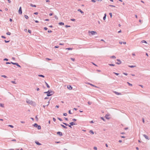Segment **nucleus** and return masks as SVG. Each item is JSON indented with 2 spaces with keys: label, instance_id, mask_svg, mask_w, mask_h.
Returning a JSON list of instances; mask_svg holds the SVG:
<instances>
[{
  "label": "nucleus",
  "instance_id": "f257e3e1",
  "mask_svg": "<svg viewBox=\"0 0 150 150\" xmlns=\"http://www.w3.org/2000/svg\"><path fill=\"white\" fill-rule=\"evenodd\" d=\"M26 102L30 105H31L33 106H35L36 105V103L35 102L31 100L27 99L26 100Z\"/></svg>",
  "mask_w": 150,
  "mask_h": 150
},
{
  "label": "nucleus",
  "instance_id": "f03ea898",
  "mask_svg": "<svg viewBox=\"0 0 150 150\" xmlns=\"http://www.w3.org/2000/svg\"><path fill=\"white\" fill-rule=\"evenodd\" d=\"M54 93V92L53 91H50V90H48L47 91L45 92H44V93L47 94V96H52Z\"/></svg>",
  "mask_w": 150,
  "mask_h": 150
},
{
  "label": "nucleus",
  "instance_id": "7ed1b4c3",
  "mask_svg": "<svg viewBox=\"0 0 150 150\" xmlns=\"http://www.w3.org/2000/svg\"><path fill=\"white\" fill-rule=\"evenodd\" d=\"M18 13L20 14H22V12L21 7H20L19 8L18 10Z\"/></svg>",
  "mask_w": 150,
  "mask_h": 150
},
{
  "label": "nucleus",
  "instance_id": "20e7f679",
  "mask_svg": "<svg viewBox=\"0 0 150 150\" xmlns=\"http://www.w3.org/2000/svg\"><path fill=\"white\" fill-rule=\"evenodd\" d=\"M117 61H118V62H116V64L119 65L121 63V62L120 60L119 59H117Z\"/></svg>",
  "mask_w": 150,
  "mask_h": 150
},
{
  "label": "nucleus",
  "instance_id": "39448f33",
  "mask_svg": "<svg viewBox=\"0 0 150 150\" xmlns=\"http://www.w3.org/2000/svg\"><path fill=\"white\" fill-rule=\"evenodd\" d=\"M63 123L64 125L65 126H68L69 127H70L71 128H72V127H71V126H72V125H69L68 124H67V123H64V122H63Z\"/></svg>",
  "mask_w": 150,
  "mask_h": 150
},
{
  "label": "nucleus",
  "instance_id": "423d86ee",
  "mask_svg": "<svg viewBox=\"0 0 150 150\" xmlns=\"http://www.w3.org/2000/svg\"><path fill=\"white\" fill-rule=\"evenodd\" d=\"M92 35H94L95 34H97V33L96 31H91L90 32Z\"/></svg>",
  "mask_w": 150,
  "mask_h": 150
},
{
  "label": "nucleus",
  "instance_id": "0eeeda50",
  "mask_svg": "<svg viewBox=\"0 0 150 150\" xmlns=\"http://www.w3.org/2000/svg\"><path fill=\"white\" fill-rule=\"evenodd\" d=\"M57 134L59 135L60 136H62V132H57Z\"/></svg>",
  "mask_w": 150,
  "mask_h": 150
},
{
  "label": "nucleus",
  "instance_id": "6e6552de",
  "mask_svg": "<svg viewBox=\"0 0 150 150\" xmlns=\"http://www.w3.org/2000/svg\"><path fill=\"white\" fill-rule=\"evenodd\" d=\"M69 124L70 125H72V126H73V125H77V124L76 123L74 122H70Z\"/></svg>",
  "mask_w": 150,
  "mask_h": 150
},
{
  "label": "nucleus",
  "instance_id": "1a4fd4ad",
  "mask_svg": "<svg viewBox=\"0 0 150 150\" xmlns=\"http://www.w3.org/2000/svg\"><path fill=\"white\" fill-rule=\"evenodd\" d=\"M68 89L71 90L72 89V87L70 85H68L67 86Z\"/></svg>",
  "mask_w": 150,
  "mask_h": 150
},
{
  "label": "nucleus",
  "instance_id": "9d476101",
  "mask_svg": "<svg viewBox=\"0 0 150 150\" xmlns=\"http://www.w3.org/2000/svg\"><path fill=\"white\" fill-rule=\"evenodd\" d=\"M143 136L144 137L147 139L149 140V138L145 134H143Z\"/></svg>",
  "mask_w": 150,
  "mask_h": 150
},
{
  "label": "nucleus",
  "instance_id": "9b49d317",
  "mask_svg": "<svg viewBox=\"0 0 150 150\" xmlns=\"http://www.w3.org/2000/svg\"><path fill=\"white\" fill-rule=\"evenodd\" d=\"M35 143L38 145H41V144L40 143L38 142L35 141Z\"/></svg>",
  "mask_w": 150,
  "mask_h": 150
},
{
  "label": "nucleus",
  "instance_id": "f8f14e48",
  "mask_svg": "<svg viewBox=\"0 0 150 150\" xmlns=\"http://www.w3.org/2000/svg\"><path fill=\"white\" fill-rule=\"evenodd\" d=\"M77 11H79L80 12V13H82H82H84V12H83V11H81V9H78Z\"/></svg>",
  "mask_w": 150,
  "mask_h": 150
},
{
  "label": "nucleus",
  "instance_id": "ddd939ff",
  "mask_svg": "<svg viewBox=\"0 0 150 150\" xmlns=\"http://www.w3.org/2000/svg\"><path fill=\"white\" fill-rule=\"evenodd\" d=\"M114 93L116 95H121V93H118V92H117L116 91H114Z\"/></svg>",
  "mask_w": 150,
  "mask_h": 150
},
{
  "label": "nucleus",
  "instance_id": "4468645a",
  "mask_svg": "<svg viewBox=\"0 0 150 150\" xmlns=\"http://www.w3.org/2000/svg\"><path fill=\"white\" fill-rule=\"evenodd\" d=\"M63 128L66 129L67 128V127L65 126H64V125L62 124L60 125Z\"/></svg>",
  "mask_w": 150,
  "mask_h": 150
},
{
  "label": "nucleus",
  "instance_id": "2eb2a0df",
  "mask_svg": "<svg viewBox=\"0 0 150 150\" xmlns=\"http://www.w3.org/2000/svg\"><path fill=\"white\" fill-rule=\"evenodd\" d=\"M45 83L47 86V88H50V86L48 85V83L46 82V81H45Z\"/></svg>",
  "mask_w": 150,
  "mask_h": 150
},
{
  "label": "nucleus",
  "instance_id": "dca6fc26",
  "mask_svg": "<svg viewBox=\"0 0 150 150\" xmlns=\"http://www.w3.org/2000/svg\"><path fill=\"white\" fill-rule=\"evenodd\" d=\"M119 43L120 44H122V43L125 44H126V42H119Z\"/></svg>",
  "mask_w": 150,
  "mask_h": 150
},
{
  "label": "nucleus",
  "instance_id": "f3484780",
  "mask_svg": "<svg viewBox=\"0 0 150 150\" xmlns=\"http://www.w3.org/2000/svg\"><path fill=\"white\" fill-rule=\"evenodd\" d=\"M38 125L36 123H35L33 125V126L35 127H37Z\"/></svg>",
  "mask_w": 150,
  "mask_h": 150
},
{
  "label": "nucleus",
  "instance_id": "a211bd4d",
  "mask_svg": "<svg viewBox=\"0 0 150 150\" xmlns=\"http://www.w3.org/2000/svg\"><path fill=\"white\" fill-rule=\"evenodd\" d=\"M59 25H64V23L62 22H60L59 23Z\"/></svg>",
  "mask_w": 150,
  "mask_h": 150
},
{
  "label": "nucleus",
  "instance_id": "6ab92c4d",
  "mask_svg": "<svg viewBox=\"0 0 150 150\" xmlns=\"http://www.w3.org/2000/svg\"><path fill=\"white\" fill-rule=\"evenodd\" d=\"M30 6H32V7H35L36 6V5H33L32 4H30Z\"/></svg>",
  "mask_w": 150,
  "mask_h": 150
},
{
  "label": "nucleus",
  "instance_id": "aec40b11",
  "mask_svg": "<svg viewBox=\"0 0 150 150\" xmlns=\"http://www.w3.org/2000/svg\"><path fill=\"white\" fill-rule=\"evenodd\" d=\"M16 65L18 67H20V68H21V66L18 63H16V64L15 65Z\"/></svg>",
  "mask_w": 150,
  "mask_h": 150
},
{
  "label": "nucleus",
  "instance_id": "412c9836",
  "mask_svg": "<svg viewBox=\"0 0 150 150\" xmlns=\"http://www.w3.org/2000/svg\"><path fill=\"white\" fill-rule=\"evenodd\" d=\"M106 13H105L104 14V16L103 17V20H105V19H106Z\"/></svg>",
  "mask_w": 150,
  "mask_h": 150
},
{
  "label": "nucleus",
  "instance_id": "4be33fe9",
  "mask_svg": "<svg viewBox=\"0 0 150 150\" xmlns=\"http://www.w3.org/2000/svg\"><path fill=\"white\" fill-rule=\"evenodd\" d=\"M89 132H90L91 134H94V132H93V130H90V131H89Z\"/></svg>",
  "mask_w": 150,
  "mask_h": 150
},
{
  "label": "nucleus",
  "instance_id": "5701e85b",
  "mask_svg": "<svg viewBox=\"0 0 150 150\" xmlns=\"http://www.w3.org/2000/svg\"><path fill=\"white\" fill-rule=\"evenodd\" d=\"M72 49V48H66V50H71Z\"/></svg>",
  "mask_w": 150,
  "mask_h": 150
},
{
  "label": "nucleus",
  "instance_id": "b1692460",
  "mask_svg": "<svg viewBox=\"0 0 150 150\" xmlns=\"http://www.w3.org/2000/svg\"><path fill=\"white\" fill-rule=\"evenodd\" d=\"M38 129L39 130H40L41 129V127L40 125H38L37 127Z\"/></svg>",
  "mask_w": 150,
  "mask_h": 150
},
{
  "label": "nucleus",
  "instance_id": "393cba45",
  "mask_svg": "<svg viewBox=\"0 0 150 150\" xmlns=\"http://www.w3.org/2000/svg\"><path fill=\"white\" fill-rule=\"evenodd\" d=\"M0 106L1 107H4V104H2V103H0Z\"/></svg>",
  "mask_w": 150,
  "mask_h": 150
},
{
  "label": "nucleus",
  "instance_id": "a878e982",
  "mask_svg": "<svg viewBox=\"0 0 150 150\" xmlns=\"http://www.w3.org/2000/svg\"><path fill=\"white\" fill-rule=\"evenodd\" d=\"M141 42L142 43H147V42H146V41H145V40H142V41Z\"/></svg>",
  "mask_w": 150,
  "mask_h": 150
},
{
  "label": "nucleus",
  "instance_id": "bb28decb",
  "mask_svg": "<svg viewBox=\"0 0 150 150\" xmlns=\"http://www.w3.org/2000/svg\"><path fill=\"white\" fill-rule=\"evenodd\" d=\"M108 116V115H106L105 116V117H106V119H109L110 118L107 117Z\"/></svg>",
  "mask_w": 150,
  "mask_h": 150
},
{
  "label": "nucleus",
  "instance_id": "cd10ccee",
  "mask_svg": "<svg viewBox=\"0 0 150 150\" xmlns=\"http://www.w3.org/2000/svg\"><path fill=\"white\" fill-rule=\"evenodd\" d=\"M24 17L26 19H28V17L26 15H24Z\"/></svg>",
  "mask_w": 150,
  "mask_h": 150
},
{
  "label": "nucleus",
  "instance_id": "c85d7f7f",
  "mask_svg": "<svg viewBox=\"0 0 150 150\" xmlns=\"http://www.w3.org/2000/svg\"><path fill=\"white\" fill-rule=\"evenodd\" d=\"M109 65L111 66H115V64H109Z\"/></svg>",
  "mask_w": 150,
  "mask_h": 150
},
{
  "label": "nucleus",
  "instance_id": "c756f323",
  "mask_svg": "<svg viewBox=\"0 0 150 150\" xmlns=\"http://www.w3.org/2000/svg\"><path fill=\"white\" fill-rule=\"evenodd\" d=\"M38 76L40 77H43V78H44L45 77V76H44L42 75H38Z\"/></svg>",
  "mask_w": 150,
  "mask_h": 150
},
{
  "label": "nucleus",
  "instance_id": "7c9ffc66",
  "mask_svg": "<svg viewBox=\"0 0 150 150\" xmlns=\"http://www.w3.org/2000/svg\"><path fill=\"white\" fill-rule=\"evenodd\" d=\"M70 59L73 61L74 62L75 61V59L73 58H71Z\"/></svg>",
  "mask_w": 150,
  "mask_h": 150
},
{
  "label": "nucleus",
  "instance_id": "2f4dec72",
  "mask_svg": "<svg viewBox=\"0 0 150 150\" xmlns=\"http://www.w3.org/2000/svg\"><path fill=\"white\" fill-rule=\"evenodd\" d=\"M127 83L128 84L129 86H132V84L129 83V82H127Z\"/></svg>",
  "mask_w": 150,
  "mask_h": 150
},
{
  "label": "nucleus",
  "instance_id": "473e14b6",
  "mask_svg": "<svg viewBox=\"0 0 150 150\" xmlns=\"http://www.w3.org/2000/svg\"><path fill=\"white\" fill-rule=\"evenodd\" d=\"M6 34L8 35H10L11 34V33L10 32H8L6 33Z\"/></svg>",
  "mask_w": 150,
  "mask_h": 150
},
{
  "label": "nucleus",
  "instance_id": "72a5a7b5",
  "mask_svg": "<svg viewBox=\"0 0 150 150\" xmlns=\"http://www.w3.org/2000/svg\"><path fill=\"white\" fill-rule=\"evenodd\" d=\"M113 73L114 74H115L117 76H118L119 75V73H116L114 72Z\"/></svg>",
  "mask_w": 150,
  "mask_h": 150
},
{
  "label": "nucleus",
  "instance_id": "f704fd0d",
  "mask_svg": "<svg viewBox=\"0 0 150 150\" xmlns=\"http://www.w3.org/2000/svg\"><path fill=\"white\" fill-rule=\"evenodd\" d=\"M57 118V119H58V120H60V121H62V119H61V118H59V117H58Z\"/></svg>",
  "mask_w": 150,
  "mask_h": 150
},
{
  "label": "nucleus",
  "instance_id": "c9c22d12",
  "mask_svg": "<svg viewBox=\"0 0 150 150\" xmlns=\"http://www.w3.org/2000/svg\"><path fill=\"white\" fill-rule=\"evenodd\" d=\"M8 126L11 128H13L14 127L13 126L11 125H8Z\"/></svg>",
  "mask_w": 150,
  "mask_h": 150
},
{
  "label": "nucleus",
  "instance_id": "e433bc0d",
  "mask_svg": "<svg viewBox=\"0 0 150 150\" xmlns=\"http://www.w3.org/2000/svg\"><path fill=\"white\" fill-rule=\"evenodd\" d=\"M135 66H134L133 65H131V66H129V67L130 68H133Z\"/></svg>",
  "mask_w": 150,
  "mask_h": 150
},
{
  "label": "nucleus",
  "instance_id": "4c0bfd02",
  "mask_svg": "<svg viewBox=\"0 0 150 150\" xmlns=\"http://www.w3.org/2000/svg\"><path fill=\"white\" fill-rule=\"evenodd\" d=\"M1 76L3 77L4 78H7V76H6L5 75H2V76Z\"/></svg>",
  "mask_w": 150,
  "mask_h": 150
},
{
  "label": "nucleus",
  "instance_id": "58836bf2",
  "mask_svg": "<svg viewBox=\"0 0 150 150\" xmlns=\"http://www.w3.org/2000/svg\"><path fill=\"white\" fill-rule=\"evenodd\" d=\"M70 20L71 21H76V20L75 19H70Z\"/></svg>",
  "mask_w": 150,
  "mask_h": 150
},
{
  "label": "nucleus",
  "instance_id": "ea45409f",
  "mask_svg": "<svg viewBox=\"0 0 150 150\" xmlns=\"http://www.w3.org/2000/svg\"><path fill=\"white\" fill-rule=\"evenodd\" d=\"M28 32L30 33V34H31V31L30 30L28 29Z\"/></svg>",
  "mask_w": 150,
  "mask_h": 150
},
{
  "label": "nucleus",
  "instance_id": "a19ab883",
  "mask_svg": "<svg viewBox=\"0 0 150 150\" xmlns=\"http://www.w3.org/2000/svg\"><path fill=\"white\" fill-rule=\"evenodd\" d=\"M16 62L14 63V62H11V64H12L13 65H15L16 64Z\"/></svg>",
  "mask_w": 150,
  "mask_h": 150
},
{
  "label": "nucleus",
  "instance_id": "79ce46f5",
  "mask_svg": "<svg viewBox=\"0 0 150 150\" xmlns=\"http://www.w3.org/2000/svg\"><path fill=\"white\" fill-rule=\"evenodd\" d=\"M111 58H116V57H115V56L113 55V56H112L111 57Z\"/></svg>",
  "mask_w": 150,
  "mask_h": 150
},
{
  "label": "nucleus",
  "instance_id": "37998d69",
  "mask_svg": "<svg viewBox=\"0 0 150 150\" xmlns=\"http://www.w3.org/2000/svg\"><path fill=\"white\" fill-rule=\"evenodd\" d=\"M8 59H7V58H4V61H8Z\"/></svg>",
  "mask_w": 150,
  "mask_h": 150
},
{
  "label": "nucleus",
  "instance_id": "c03bdc74",
  "mask_svg": "<svg viewBox=\"0 0 150 150\" xmlns=\"http://www.w3.org/2000/svg\"><path fill=\"white\" fill-rule=\"evenodd\" d=\"M11 82L14 83V84H16V83L15 81H11Z\"/></svg>",
  "mask_w": 150,
  "mask_h": 150
},
{
  "label": "nucleus",
  "instance_id": "a18cd8bd",
  "mask_svg": "<svg viewBox=\"0 0 150 150\" xmlns=\"http://www.w3.org/2000/svg\"><path fill=\"white\" fill-rule=\"evenodd\" d=\"M88 103L89 105H91L92 104V102L90 101L88 102Z\"/></svg>",
  "mask_w": 150,
  "mask_h": 150
},
{
  "label": "nucleus",
  "instance_id": "49530a36",
  "mask_svg": "<svg viewBox=\"0 0 150 150\" xmlns=\"http://www.w3.org/2000/svg\"><path fill=\"white\" fill-rule=\"evenodd\" d=\"M63 115L64 116H66L67 115V113H64Z\"/></svg>",
  "mask_w": 150,
  "mask_h": 150
},
{
  "label": "nucleus",
  "instance_id": "de8ad7c7",
  "mask_svg": "<svg viewBox=\"0 0 150 150\" xmlns=\"http://www.w3.org/2000/svg\"><path fill=\"white\" fill-rule=\"evenodd\" d=\"M109 15H110V17L111 18L112 17V13H109Z\"/></svg>",
  "mask_w": 150,
  "mask_h": 150
},
{
  "label": "nucleus",
  "instance_id": "09e8293b",
  "mask_svg": "<svg viewBox=\"0 0 150 150\" xmlns=\"http://www.w3.org/2000/svg\"><path fill=\"white\" fill-rule=\"evenodd\" d=\"M123 74H124V75H126V76H127L128 75V74L127 73H125V72H123Z\"/></svg>",
  "mask_w": 150,
  "mask_h": 150
},
{
  "label": "nucleus",
  "instance_id": "8fccbe9b",
  "mask_svg": "<svg viewBox=\"0 0 150 150\" xmlns=\"http://www.w3.org/2000/svg\"><path fill=\"white\" fill-rule=\"evenodd\" d=\"M72 120L74 122H76V121L77 120L76 119H73Z\"/></svg>",
  "mask_w": 150,
  "mask_h": 150
},
{
  "label": "nucleus",
  "instance_id": "3c124183",
  "mask_svg": "<svg viewBox=\"0 0 150 150\" xmlns=\"http://www.w3.org/2000/svg\"><path fill=\"white\" fill-rule=\"evenodd\" d=\"M65 27L66 28H68V27H70V25H66L65 26Z\"/></svg>",
  "mask_w": 150,
  "mask_h": 150
},
{
  "label": "nucleus",
  "instance_id": "603ef678",
  "mask_svg": "<svg viewBox=\"0 0 150 150\" xmlns=\"http://www.w3.org/2000/svg\"><path fill=\"white\" fill-rule=\"evenodd\" d=\"M54 17L56 19H57V20L58 19V18L57 17V16L56 15H55L54 16Z\"/></svg>",
  "mask_w": 150,
  "mask_h": 150
},
{
  "label": "nucleus",
  "instance_id": "864d4df0",
  "mask_svg": "<svg viewBox=\"0 0 150 150\" xmlns=\"http://www.w3.org/2000/svg\"><path fill=\"white\" fill-rule=\"evenodd\" d=\"M101 119L103 120L104 121H105V119L103 117H101Z\"/></svg>",
  "mask_w": 150,
  "mask_h": 150
},
{
  "label": "nucleus",
  "instance_id": "5fc2aeb1",
  "mask_svg": "<svg viewBox=\"0 0 150 150\" xmlns=\"http://www.w3.org/2000/svg\"><path fill=\"white\" fill-rule=\"evenodd\" d=\"M68 112H69V114H72V113L71 112V110H69Z\"/></svg>",
  "mask_w": 150,
  "mask_h": 150
},
{
  "label": "nucleus",
  "instance_id": "6e6d98bb",
  "mask_svg": "<svg viewBox=\"0 0 150 150\" xmlns=\"http://www.w3.org/2000/svg\"><path fill=\"white\" fill-rule=\"evenodd\" d=\"M6 64H11V62H6Z\"/></svg>",
  "mask_w": 150,
  "mask_h": 150
},
{
  "label": "nucleus",
  "instance_id": "4d7b16f0",
  "mask_svg": "<svg viewBox=\"0 0 150 150\" xmlns=\"http://www.w3.org/2000/svg\"><path fill=\"white\" fill-rule=\"evenodd\" d=\"M4 41H5V42L6 43H7V42H9L10 41H9V40H8V41H7V40H4Z\"/></svg>",
  "mask_w": 150,
  "mask_h": 150
},
{
  "label": "nucleus",
  "instance_id": "13d9d810",
  "mask_svg": "<svg viewBox=\"0 0 150 150\" xmlns=\"http://www.w3.org/2000/svg\"><path fill=\"white\" fill-rule=\"evenodd\" d=\"M48 33H51L52 32V31L51 30H49L48 31Z\"/></svg>",
  "mask_w": 150,
  "mask_h": 150
},
{
  "label": "nucleus",
  "instance_id": "bf43d9fd",
  "mask_svg": "<svg viewBox=\"0 0 150 150\" xmlns=\"http://www.w3.org/2000/svg\"><path fill=\"white\" fill-rule=\"evenodd\" d=\"M59 47V46H54V48H58Z\"/></svg>",
  "mask_w": 150,
  "mask_h": 150
},
{
  "label": "nucleus",
  "instance_id": "052dcab7",
  "mask_svg": "<svg viewBox=\"0 0 150 150\" xmlns=\"http://www.w3.org/2000/svg\"><path fill=\"white\" fill-rule=\"evenodd\" d=\"M93 149L95 150H97V148L95 146L93 148Z\"/></svg>",
  "mask_w": 150,
  "mask_h": 150
},
{
  "label": "nucleus",
  "instance_id": "680f3d73",
  "mask_svg": "<svg viewBox=\"0 0 150 150\" xmlns=\"http://www.w3.org/2000/svg\"><path fill=\"white\" fill-rule=\"evenodd\" d=\"M44 29L45 30H47V28L46 27H44Z\"/></svg>",
  "mask_w": 150,
  "mask_h": 150
},
{
  "label": "nucleus",
  "instance_id": "e2e57ef3",
  "mask_svg": "<svg viewBox=\"0 0 150 150\" xmlns=\"http://www.w3.org/2000/svg\"><path fill=\"white\" fill-rule=\"evenodd\" d=\"M91 1L93 2H96V1L95 0H92Z\"/></svg>",
  "mask_w": 150,
  "mask_h": 150
},
{
  "label": "nucleus",
  "instance_id": "0e129e2a",
  "mask_svg": "<svg viewBox=\"0 0 150 150\" xmlns=\"http://www.w3.org/2000/svg\"><path fill=\"white\" fill-rule=\"evenodd\" d=\"M142 121H143V122L144 123V118H142Z\"/></svg>",
  "mask_w": 150,
  "mask_h": 150
},
{
  "label": "nucleus",
  "instance_id": "69168bd1",
  "mask_svg": "<svg viewBox=\"0 0 150 150\" xmlns=\"http://www.w3.org/2000/svg\"><path fill=\"white\" fill-rule=\"evenodd\" d=\"M1 38L4 39H5L6 38V37L4 36H2Z\"/></svg>",
  "mask_w": 150,
  "mask_h": 150
},
{
  "label": "nucleus",
  "instance_id": "338daca9",
  "mask_svg": "<svg viewBox=\"0 0 150 150\" xmlns=\"http://www.w3.org/2000/svg\"><path fill=\"white\" fill-rule=\"evenodd\" d=\"M53 120L54 122H55L56 120V119L54 117L53 118Z\"/></svg>",
  "mask_w": 150,
  "mask_h": 150
},
{
  "label": "nucleus",
  "instance_id": "774afa93",
  "mask_svg": "<svg viewBox=\"0 0 150 150\" xmlns=\"http://www.w3.org/2000/svg\"><path fill=\"white\" fill-rule=\"evenodd\" d=\"M34 14L35 15H38V13L37 12H36L34 13Z\"/></svg>",
  "mask_w": 150,
  "mask_h": 150
}]
</instances>
